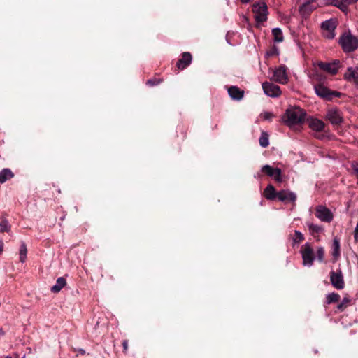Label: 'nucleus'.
<instances>
[{
	"label": "nucleus",
	"mask_w": 358,
	"mask_h": 358,
	"mask_svg": "<svg viewBox=\"0 0 358 358\" xmlns=\"http://www.w3.org/2000/svg\"><path fill=\"white\" fill-rule=\"evenodd\" d=\"M306 116V113L303 109L300 107H292L287 109L282 120L287 126L292 127L303 123Z\"/></svg>",
	"instance_id": "nucleus-1"
},
{
	"label": "nucleus",
	"mask_w": 358,
	"mask_h": 358,
	"mask_svg": "<svg viewBox=\"0 0 358 358\" xmlns=\"http://www.w3.org/2000/svg\"><path fill=\"white\" fill-rule=\"evenodd\" d=\"M252 12L258 26L267 20L268 7L264 1H258L254 3L252 6Z\"/></svg>",
	"instance_id": "nucleus-2"
},
{
	"label": "nucleus",
	"mask_w": 358,
	"mask_h": 358,
	"mask_svg": "<svg viewBox=\"0 0 358 358\" xmlns=\"http://www.w3.org/2000/svg\"><path fill=\"white\" fill-rule=\"evenodd\" d=\"M300 252L301 254L303 265L308 267L312 266L315 257L311 245L309 243L303 245L301 248Z\"/></svg>",
	"instance_id": "nucleus-3"
},
{
	"label": "nucleus",
	"mask_w": 358,
	"mask_h": 358,
	"mask_svg": "<svg viewBox=\"0 0 358 358\" xmlns=\"http://www.w3.org/2000/svg\"><path fill=\"white\" fill-rule=\"evenodd\" d=\"M314 90L315 94L327 101H330L333 97H340L341 93L336 91H331L322 84H315Z\"/></svg>",
	"instance_id": "nucleus-4"
},
{
	"label": "nucleus",
	"mask_w": 358,
	"mask_h": 358,
	"mask_svg": "<svg viewBox=\"0 0 358 358\" xmlns=\"http://www.w3.org/2000/svg\"><path fill=\"white\" fill-rule=\"evenodd\" d=\"M340 43L343 50L347 52H352L358 47L357 38L350 34L342 36L340 39Z\"/></svg>",
	"instance_id": "nucleus-5"
},
{
	"label": "nucleus",
	"mask_w": 358,
	"mask_h": 358,
	"mask_svg": "<svg viewBox=\"0 0 358 358\" xmlns=\"http://www.w3.org/2000/svg\"><path fill=\"white\" fill-rule=\"evenodd\" d=\"M287 71V68L285 65H280L273 70L271 80L282 85L287 83L289 78Z\"/></svg>",
	"instance_id": "nucleus-6"
},
{
	"label": "nucleus",
	"mask_w": 358,
	"mask_h": 358,
	"mask_svg": "<svg viewBox=\"0 0 358 358\" xmlns=\"http://www.w3.org/2000/svg\"><path fill=\"white\" fill-rule=\"evenodd\" d=\"M336 27V20L329 19L321 24L322 35L328 39H333L335 37V29Z\"/></svg>",
	"instance_id": "nucleus-7"
},
{
	"label": "nucleus",
	"mask_w": 358,
	"mask_h": 358,
	"mask_svg": "<svg viewBox=\"0 0 358 358\" xmlns=\"http://www.w3.org/2000/svg\"><path fill=\"white\" fill-rule=\"evenodd\" d=\"M315 215L320 220L324 222H331L334 219L333 213L323 205L316 206Z\"/></svg>",
	"instance_id": "nucleus-8"
},
{
	"label": "nucleus",
	"mask_w": 358,
	"mask_h": 358,
	"mask_svg": "<svg viewBox=\"0 0 358 358\" xmlns=\"http://www.w3.org/2000/svg\"><path fill=\"white\" fill-rule=\"evenodd\" d=\"M262 85L264 92L268 96L275 98L280 96L282 93L280 87L273 83L264 82Z\"/></svg>",
	"instance_id": "nucleus-9"
},
{
	"label": "nucleus",
	"mask_w": 358,
	"mask_h": 358,
	"mask_svg": "<svg viewBox=\"0 0 358 358\" xmlns=\"http://www.w3.org/2000/svg\"><path fill=\"white\" fill-rule=\"evenodd\" d=\"M330 281L334 287L337 289H343L345 286L343 276L341 271H331L330 272Z\"/></svg>",
	"instance_id": "nucleus-10"
},
{
	"label": "nucleus",
	"mask_w": 358,
	"mask_h": 358,
	"mask_svg": "<svg viewBox=\"0 0 358 358\" xmlns=\"http://www.w3.org/2000/svg\"><path fill=\"white\" fill-rule=\"evenodd\" d=\"M326 119L329 120L333 125H340L343 118L341 112L337 108H330L326 114Z\"/></svg>",
	"instance_id": "nucleus-11"
},
{
	"label": "nucleus",
	"mask_w": 358,
	"mask_h": 358,
	"mask_svg": "<svg viewBox=\"0 0 358 358\" xmlns=\"http://www.w3.org/2000/svg\"><path fill=\"white\" fill-rule=\"evenodd\" d=\"M319 68L330 74L335 75L338 73L340 68L339 60H334L332 62H320L317 64Z\"/></svg>",
	"instance_id": "nucleus-12"
},
{
	"label": "nucleus",
	"mask_w": 358,
	"mask_h": 358,
	"mask_svg": "<svg viewBox=\"0 0 358 358\" xmlns=\"http://www.w3.org/2000/svg\"><path fill=\"white\" fill-rule=\"evenodd\" d=\"M343 78L348 82L353 83L358 89V66L348 67L343 75Z\"/></svg>",
	"instance_id": "nucleus-13"
},
{
	"label": "nucleus",
	"mask_w": 358,
	"mask_h": 358,
	"mask_svg": "<svg viewBox=\"0 0 358 358\" xmlns=\"http://www.w3.org/2000/svg\"><path fill=\"white\" fill-rule=\"evenodd\" d=\"M262 171L268 176L273 178L275 181L278 182H282L281 170L279 168H273L270 165H264L262 168Z\"/></svg>",
	"instance_id": "nucleus-14"
},
{
	"label": "nucleus",
	"mask_w": 358,
	"mask_h": 358,
	"mask_svg": "<svg viewBox=\"0 0 358 358\" xmlns=\"http://www.w3.org/2000/svg\"><path fill=\"white\" fill-rule=\"evenodd\" d=\"M278 199L284 203L295 202L296 195L289 190H281L278 192Z\"/></svg>",
	"instance_id": "nucleus-15"
},
{
	"label": "nucleus",
	"mask_w": 358,
	"mask_h": 358,
	"mask_svg": "<svg viewBox=\"0 0 358 358\" xmlns=\"http://www.w3.org/2000/svg\"><path fill=\"white\" fill-rule=\"evenodd\" d=\"M192 60V57L189 52H183L181 58L178 61L176 66L178 69L183 70L191 64Z\"/></svg>",
	"instance_id": "nucleus-16"
},
{
	"label": "nucleus",
	"mask_w": 358,
	"mask_h": 358,
	"mask_svg": "<svg viewBox=\"0 0 358 358\" xmlns=\"http://www.w3.org/2000/svg\"><path fill=\"white\" fill-rule=\"evenodd\" d=\"M244 90H241L236 86H231L228 89V94L234 100H241L244 96Z\"/></svg>",
	"instance_id": "nucleus-17"
},
{
	"label": "nucleus",
	"mask_w": 358,
	"mask_h": 358,
	"mask_svg": "<svg viewBox=\"0 0 358 358\" xmlns=\"http://www.w3.org/2000/svg\"><path fill=\"white\" fill-rule=\"evenodd\" d=\"M264 196L268 200H274L278 198V192L273 185H268L264 191Z\"/></svg>",
	"instance_id": "nucleus-18"
},
{
	"label": "nucleus",
	"mask_w": 358,
	"mask_h": 358,
	"mask_svg": "<svg viewBox=\"0 0 358 358\" xmlns=\"http://www.w3.org/2000/svg\"><path fill=\"white\" fill-rule=\"evenodd\" d=\"M309 127L316 131H322L324 130L325 124L323 121L318 119H312L309 122Z\"/></svg>",
	"instance_id": "nucleus-19"
},
{
	"label": "nucleus",
	"mask_w": 358,
	"mask_h": 358,
	"mask_svg": "<svg viewBox=\"0 0 358 358\" xmlns=\"http://www.w3.org/2000/svg\"><path fill=\"white\" fill-rule=\"evenodd\" d=\"M66 285V279L64 277H59L56 281V284L51 287L53 293H58Z\"/></svg>",
	"instance_id": "nucleus-20"
},
{
	"label": "nucleus",
	"mask_w": 358,
	"mask_h": 358,
	"mask_svg": "<svg viewBox=\"0 0 358 358\" xmlns=\"http://www.w3.org/2000/svg\"><path fill=\"white\" fill-rule=\"evenodd\" d=\"M340 299V295L337 293L332 292L330 294H328L326 296L325 301L324 302V306H326L327 305L336 303Z\"/></svg>",
	"instance_id": "nucleus-21"
},
{
	"label": "nucleus",
	"mask_w": 358,
	"mask_h": 358,
	"mask_svg": "<svg viewBox=\"0 0 358 358\" xmlns=\"http://www.w3.org/2000/svg\"><path fill=\"white\" fill-rule=\"evenodd\" d=\"M13 177V173L9 169H3L0 172V183H3Z\"/></svg>",
	"instance_id": "nucleus-22"
},
{
	"label": "nucleus",
	"mask_w": 358,
	"mask_h": 358,
	"mask_svg": "<svg viewBox=\"0 0 358 358\" xmlns=\"http://www.w3.org/2000/svg\"><path fill=\"white\" fill-rule=\"evenodd\" d=\"M331 249L332 256L336 260L340 257V241L337 238L334 239Z\"/></svg>",
	"instance_id": "nucleus-23"
},
{
	"label": "nucleus",
	"mask_w": 358,
	"mask_h": 358,
	"mask_svg": "<svg viewBox=\"0 0 358 358\" xmlns=\"http://www.w3.org/2000/svg\"><path fill=\"white\" fill-rule=\"evenodd\" d=\"M27 248L24 242H21L19 249V259L20 262L24 263L27 260Z\"/></svg>",
	"instance_id": "nucleus-24"
},
{
	"label": "nucleus",
	"mask_w": 358,
	"mask_h": 358,
	"mask_svg": "<svg viewBox=\"0 0 358 358\" xmlns=\"http://www.w3.org/2000/svg\"><path fill=\"white\" fill-rule=\"evenodd\" d=\"M272 35L273 40L276 43H280L283 41L284 37L282 31L280 28H274L272 29Z\"/></svg>",
	"instance_id": "nucleus-25"
},
{
	"label": "nucleus",
	"mask_w": 358,
	"mask_h": 358,
	"mask_svg": "<svg viewBox=\"0 0 358 358\" xmlns=\"http://www.w3.org/2000/svg\"><path fill=\"white\" fill-rule=\"evenodd\" d=\"M305 239L303 234L298 230L294 231V234L292 237L293 246L299 244Z\"/></svg>",
	"instance_id": "nucleus-26"
},
{
	"label": "nucleus",
	"mask_w": 358,
	"mask_h": 358,
	"mask_svg": "<svg viewBox=\"0 0 358 358\" xmlns=\"http://www.w3.org/2000/svg\"><path fill=\"white\" fill-rule=\"evenodd\" d=\"M269 136L266 131H262L261 136L259 138V145L262 148H266L269 145V140H268Z\"/></svg>",
	"instance_id": "nucleus-27"
},
{
	"label": "nucleus",
	"mask_w": 358,
	"mask_h": 358,
	"mask_svg": "<svg viewBox=\"0 0 358 358\" xmlns=\"http://www.w3.org/2000/svg\"><path fill=\"white\" fill-rule=\"evenodd\" d=\"M306 224L308 227L310 234H319L323 230V228L318 224H315L312 222H308L306 223Z\"/></svg>",
	"instance_id": "nucleus-28"
},
{
	"label": "nucleus",
	"mask_w": 358,
	"mask_h": 358,
	"mask_svg": "<svg viewBox=\"0 0 358 358\" xmlns=\"http://www.w3.org/2000/svg\"><path fill=\"white\" fill-rule=\"evenodd\" d=\"M351 300L349 297H344L342 301L337 306V309L342 312L350 306Z\"/></svg>",
	"instance_id": "nucleus-29"
},
{
	"label": "nucleus",
	"mask_w": 358,
	"mask_h": 358,
	"mask_svg": "<svg viewBox=\"0 0 358 358\" xmlns=\"http://www.w3.org/2000/svg\"><path fill=\"white\" fill-rule=\"evenodd\" d=\"M10 228L11 227L7 220L3 219L0 222V232H8L10 231Z\"/></svg>",
	"instance_id": "nucleus-30"
},
{
	"label": "nucleus",
	"mask_w": 358,
	"mask_h": 358,
	"mask_svg": "<svg viewBox=\"0 0 358 358\" xmlns=\"http://www.w3.org/2000/svg\"><path fill=\"white\" fill-rule=\"evenodd\" d=\"M280 51L276 45H273L267 52L266 55L268 57H274L279 55Z\"/></svg>",
	"instance_id": "nucleus-31"
},
{
	"label": "nucleus",
	"mask_w": 358,
	"mask_h": 358,
	"mask_svg": "<svg viewBox=\"0 0 358 358\" xmlns=\"http://www.w3.org/2000/svg\"><path fill=\"white\" fill-rule=\"evenodd\" d=\"M260 116L264 120L271 121L275 115L271 112L264 111L261 113Z\"/></svg>",
	"instance_id": "nucleus-32"
},
{
	"label": "nucleus",
	"mask_w": 358,
	"mask_h": 358,
	"mask_svg": "<svg viewBox=\"0 0 358 358\" xmlns=\"http://www.w3.org/2000/svg\"><path fill=\"white\" fill-rule=\"evenodd\" d=\"M316 255L318 261L323 262L324 259V250L322 247H319L317 249Z\"/></svg>",
	"instance_id": "nucleus-33"
},
{
	"label": "nucleus",
	"mask_w": 358,
	"mask_h": 358,
	"mask_svg": "<svg viewBox=\"0 0 358 358\" xmlns=\"http://www.w3.org/2000/svg\"><path fill=\"white\" fill-rule=\"evenodd\" d=\"M315 1V0H305V2L300 7V10H302L303 9H306L307 7Z\"/></svg>",
	"instance_id": "nucleus-34"
},
{
	"label": "nucleus",
	"mask_w": 358,
	"mask_h": 358,
	"mask_svg": "<svg viewBox=\"0 0 358 358\" xmlns=\"http://www.w3.org/2000/svg\"><path fill=\"white\" fill-rule=\"evenodd\" d=\"M352 169L356 177L358 178V163L353 162L352 163Z\"/></svg>",
	"instance_id": "nucleus-35"
},
{
	"label": "nucleus",
	"mask_w": 358,
	"mask_h": 358,
	"mask_svg": "<svg viewBox=\"0 0 358 358\" xmlns=\"http://www.w3.org/2000/svg\"><path fill=\"white\" fill-rule=\"evenodd\" d=\"M159 83V80H157L155 79H150L147 81V84L150 86H154Z\"/></svg>",
	"instance_id": "nucleus-36"
},
{
	"label": "nucleus",
	"mask_w": 358,
	"mask_h": 358,
	"mask_svg": "<svg viewBox=\"0 0 358 358\" xmlns=\"http://www.w3.org/2000/svg\"><path fill=\"white\" fill-rule=\"evenodd\" d=\"M354 238L356 242H358V222L357 223L354 231Z\"/></svg>",
	"instance_id": "nucleus-37"
},
{
	"label": "nucleus",
	"mask_w": 358,
	"mask_h": 358,
	"mask_svg": "<svg viewBox=\"0 0 358 358\" xmlns=\"http://www.w3.org/2000/svg\"><path fill=\"white\" fill-rule=\"evenodd\" d=\"M122 345H123L124 350L126 352L128 349V341L124 340L122 342Z\"/></svg>",
	"instance_id": "nucleus-38"
},
{
	"label": "nucleus",
	"mask_w": 358,
	"mask_h": 358,
	"mask_svg": "<svg viewBox=\"0 0 358 358\" xmlns=\"http://www.w3.org/2000/svg\"><path fill=\"white\" fill-rule=\"evenodd\" d=\"M3 242L2 240H0V255L2 253L3 250Z\"/></svg>",
	"instance_id": "nucleus-39"
},
{
	"label": "nucleus",
	"mask_w": 358,
	"mask_h": 358,
	"mask_svg": "<svg viewBox=\"0 0 358 358\" xmlns=\"http://www.w3.org/2000/svg\"><path fill=\"white\" fill-rule=\"evenodd\" d=\"M78 352L80 355H85V350L81 349V348H80V349H78Z\"/></svg>",
	"instance_id": "nucleus-40"
},
{
	"label": "nucleus",
	"mask_w": 358,
	"mask_h": 358,
	"mask_svg": "<svg viewBox=\"0 0 358 358\" xmlns=\"http://www.w3.org/2000/svg\"><path fill=\"white\" fill-rule=\"evenodd\" d=\"M3 335H4V331H3V329H0V337H1V336H3Z\"/></svg>",
	"instance_id": "nucleus-41"
},
{
	"label": "nucleus",
	"mask_w": 358,
	"mask_h": 358,
	"mask_svg": "<svg viewBox=\"0 0 358 358\" xmlns=\"http://www.w3.org/2000/svg\"><path fill=\"white\" fill-rule=\"evenodd\" d=\"M241 1L243 3H246V0H241Z\"/></svg>",
	"instance_id": "nucleus-42"
},
{
	"label": "nucleus",
	"mask_w": 358,
	"mask_h": 358,
	"mask_svg": "<svg viewBox=\"0 0 358 358\" xmlns=\"http://www.w3.org/2000/svg\"><path fill=\"white\" fill-rule=\"evenodd\" d=\"M6 358H12V357H10L8 356V357H6Z\"/></svg>",
	"instance_id": "nucleus-43"
},
{
	"label": "nucleus",
	"mask_w": 358,
	"mask_h": 358,
	"mask_svg": "<svg viewBox=\"0 0 358 358\" xmlns=\"http://www.w3.org/2000/svg\"><path fill=\"white\" fill-rule=\"evenodd\" d=\"M251 0H248V2L250 1Z\"/></svg>",
	"instance_id": "nucleus-44"
},
{
	"label": "nucleus",
	"mask_w": 358,
	"mask_h": 358,
	"mask_svg": "<svg viewBox=\"0 0 358 358\" xmlns=\"http://www.w3.org/2000/svg\"><path fill=\"white\" fill-rule=\"evenodd\" d=\"M357 185H358V181H357Z\"/></svg>",
	"instance_id": "nucleus-45"
}]
</instances>
